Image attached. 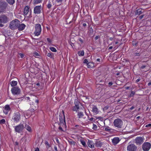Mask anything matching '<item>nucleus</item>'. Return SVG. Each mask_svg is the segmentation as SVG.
Returning <instances> with one entry per match:
<instances>
[{"mask_svg": "<svg viewBox=\"0 0 151 151\" xmlns=\"http://www.w3.org/2000/svg\"><path fill=\"white\" fill-rule=\"evenodd\" d=\"M19 21L17 19L12 20L10 22L9 27L11 29L14 30L18 28Z\"/></svg>", "mask_w": 151, "mask_h": 151, "instance_id": "nucleus-1", "label": "nucleus"}, {"mask_svg": "<svg viewBox=\"0 0 151 151\" xmlns=\"http://www.w3.org/2000/svg\"><path fill=\"white\" fill-rule=\"evenodd\" d=\"M114 126L118 129L121 128L123 124L122 121L120 119H115L113 122Z\"/></svg>", "mask_w": 151, "mask_h": 151, "instance_id": "nucleus-2", "label": "nucleus"}, {"mask_svg": "<svg viewBox=\"0 0 151 151\" xmlns=\"http://www.w3.org/2000/svg\"><path fill=\"white\" fill-rule=\"evenodd\" d=\"M8 21V18L4 15L0 16V27H2L4 25L2 23H5Z\"/></svg>", "mask_w": 151, "mask_h": 151, "instance_id": "nucleus-3", "label": "nucleus"}, {"mask_svg": "<svg viewBox=\"0 0 151 151\" xmlns=\"http://www.w3.org/2000/svg\"><path fill=\"white\" fill-rule=\"evenodd\" d=\"M41 32V25L38 24H36L35 26V31L34 34L35 35L37 36L39 35Z\"/></svg>", "mask_w": 151, "mask_h": 151, "instance_id": "nucleus-4", "label": "nucleus"}, {"mask_svg": "<svg viewBox=\"0 0 151 151\" xmlns=\"http://www.w3.org/2000/svg\"><path fill=\"white\" fill-rule=\"evenodd\" d=\"M151 147V144L148 142H145L142 145V149L144 151H148Z\"/></svg>", "mask_w": 151, "mask_h": 151, "instance_id": "nucleus-5", "label": "nucleus"}, {"mask_svg": "<svg viewBox=\"0 0 151 151\" xmlns=\"http://www.w3.org/2000/svg\"><path fill=\"white\" fill-rule=\"evenodd\" d=\"M43 6L41 5L40 6H35L34 8V12L35 14H39L42 12V11L43 10Z\"/></svg>", "mask_w": 151, "mask_h": 151, "instance_id": "nucleus-6", "label": "nucleus"}, {"mask_svg": "<svg viewBox=\"0 0 151 151\" xmlns=\"http://www.w3.org/2000/svg\"><path fill=\"white\" fill-rule=\"evenodd\" d=\"M144 138L143 137H138L134 139V142L137 145H140L142 144L144 142Z\"/></svg>", "mask_w": 151, "mask_h": 151, "instance_id": "nucleus-7", "label": "nucleus"}, {"mask_svg": "<svg viewBox=\"0 0 151 151\" xmlns=\"http://www.w3.org/2000/svg\"><path fill=\"white\" fill-rule=\"evenodd\" d=\"M12 119L14 120L15 122H18L21 119V115L20 113L19 112L15 113Z\"/></svg>", "mask_w": 151, "mask_h": 151, "instance_id": "nucleus-8", "label": "nucleus"}, {"mask_svg": "<svg viewBox=\"0 0 151 151\" xmlns=\"http://www.w3.org/2000/svg\"><path fill=\"white\" fill-rule=\"evenodd\" d=\"M24 126L23 124H20L19 125L14 127V129L16 132L20 133L22 132Z\"/></svg>", "mask_w": 151, "mask_h": 151, "instance_id": "nucleus-9", "label": "nucleus"}, {"mask_svg": "<svg viewBox=\"0 0 151 151\" xmlns=\"http://www.w3.org/2000/svg\"><path fill=\"white\" fill-rule=\"evenodd\" d=\"M137 147L134 144H131L127 147V150L128 151H136Z\"/></svg>", "mask_w": 151, "mask_h": 151, "instance_id": "nucleus-10", "label": "nucleus"}, {"mask_svg": "<svg viewBox=\"0 0 151 151\" xmlns=\"http://www.w3.org/2000/svg\"><path fill=\"white\" fill-rule=\"evenodd\" d=\"M7 6V4L5 2L0 1V13L3 12Z\"/></svg>", "mask_w": 151, "mask_h": 151, "instance_id": "nucleus-11", "label": "nucleus"}, {"mask_svg": "<svg viewBox=\"0 0 151 151\" xmlns=\"http://www.w3.org/2000/svg\"><path fill=\"white\" fill-rule=\"evenodd\" d=\"M59 127L58 129L61 132H65L66 130V123H59L58 124Z\"/></svg>", "mask_w": 151, "mask_h": 151, "instance_id": "nucleus-12", "label": "nucleus"}, {"mask_svg": "<svg viewBox=\"0 0 151 151\" xmlns=\"http://www.w3.org/2000/svg\"><path fill=\"white\" fill-rule=\"evenodd\" d=\"M62 113L59 114V118L60 120L59 123H66L65 119V115L64 112L63 110L62 111Z\"/></svg>", "mask_w": 151, "mask_h": 151, "instance_id": "nucleus-13", "label": "nucleus"}, {"mask_svg": "<svg viewBox=\"0 0 151 151\" xmlns=\"http://www.w3.org/2000/svg\"><path fill=\"white\" fill-rule=\"evenodd\" d=\"M12 93L14 95H18L20 92V89L17 87H13L11 89Z\"/></svg>", "mask_w": 151, "mask_h": 151, "instance_id": "nucleus-14", "label": "nucleus"}, {"mask_svg": "<svg viewBox=\"0 0 151 151\" xmlns=\"http://www.w3.org/2000/svg\"><path fill=\"white\" fill-rule=\"evenodd\" d=\"M29 12L30 14H31V10L30 9L29 7L28 6H26L24 9V14L25 15H27L28 13Z\"/></svg>", "mask_w": 151, "mask_h": 151, "instance_id": "nucleus-15", "label": "nucleus"}, {"mask_svg": "<svg viewBox=\"0 0 151 151\" xmlns=\"http://www.w3.org/2000/svg\"><path fill=\"white\" fill-rule=\"evenodd\" d=\"M87 143L88 146L89 147L91 148H94V144L92 141L88 140Z\"/></svg>", "mask_w": 151, "mask_h": 151, "instance_id": "nucleus-16", "label": "nucleus"}, {"mask_svg": "<svg viewBox=\"0 0 151 151\" xmlns=\"http://www.w3.org/2000/svg\"><path fill=\"white\" fill-rule=\"evenodd\" d=\"M120 141L119 138L118 137H115L112 140V142L114 145H116Z\"/></svg>", "mask_w": 151, "mask_h": 151, "instance_id": "nucleus-17", "label": "nucleus"}, {"mask_svg": "<svg viewBox=\"0 0 151 151\" xmlns=\"http://www.w3.org/2000/svg\"><path fill=\"white\" fill-rule=\"evenodd\" d=\"M92 111L95 115L99 113L98 109L96 106H94L92 108Z\"/></svg>", "mask_w": 151, "mask_h": 151, "instance_id": "nucleus-18", "label": "nucleus"}, {"mask_svg": "<svg viewBox=\"0 0 151 151\" xmlns=\"http://www.w3.org/2000/svg\"><path fill=\"white\" fill-rule=\"evenodd\" d=\"M80 108L79 106L77 105H75V106L72 107L71 110L72 111L76 112H78V110Z\"/></svg>", "mask_w": 151, "mask_h": 151, "instance_id": "nucleus-19", "label": "nucleus"}, {"mask_svg": "<svg viewBox=\"0 0 151 151\" xmlns=\"http://www.w3.org/2000/svg\"><path fill=\"white\" fill-rule=\"evenodd\" d=\"M26 27V25L24 24H20V23H19V25L18 27V29L19 31H22Z\"/></svg>", "mask_w": 151, "mask_h": 151, "instance_id": "nucleus-20", "label": "nucleus"}, {"mask_svg": "<svg viewBox=\"0 0 151 151\" xmlns=\"http://www.w3.org/2000/svg\"><path fill=\"white\" fill-rule=\"evenodd\" d=\"M77 116L79 119L83 118L84 115L83 112L81 111H78L77 112Z\"/></svg>", "mask_w": 151, "mask_h": 151, "instance_id": "nucleus-21", "label": "nucleus"}, {"mask_svg": "<svg viewBox=\"0 0 151 151\" xmlns=\"http://www.w3.org/2000/svg\"><path fill=\"white\" fill-rule=\"evenodd\" d=\"M103 144V142H101L100 141H96L95 143V145L96 147H101Z\"/></svg>", "mask_w": 151, "mask_h": 151, "instance_id": "nucleus-22", "label": "nucleus"}, {"mask_svg": "<svg viewBox=\"0 0 151 151\" xmlns=\"http://www.w3.org/2000/svg\"><path fill=\"white\" fill-rule=\"evenodd\" d=\"M142 9H139L136 10V12H135V14L136 15H139L141 14L142 12Z\"/></svg>", "mask_w": 151, "mask_h": 151, "instance_id": "nucleus-23", "label": "nucleus"}, {"mask_svg": "<svg viewBox=\"0 0 151 151\" xmlns=\"http://www.w3.org/2000/svg\"><path fill=\"white\" fill-rule=\"evenodd\" d=\"M87 65L88 68H90L94 66V64L93 63L89 62Z\"/></svg>", "mask_w": 151, "mask_h": 151, "instance_id": "nucleus-24", "label": "nucleus"}, {"mask_svg": "<svg viewBox=\"0 0 151 151\" xmlns=\"http://www.w3.org/2000/svg\"><path fill=\"white\" fill-rule=\"evenodd\" d=\"M68 142L69 144L71 145L74 146L75 145V142L72 139H70L68 140Z\"/></svg>", "mask_w": 151, "mask_h": 151, "instance_id": "nucleus-25", "label": "nucleus"}, {"mask_svg": "<svg viewBox=\"0 0 151 151\" xmlns=\"http://www.w3.org/2000/svg\"><path fill=\"white\" fill-rule=\"evenodd\" d=\"M78 54L79 56H83L84 54V52L83 50H80L78 52Z\"/></svg>", "mask_w": 151, "mask_h": 151, "instance_id": "nucleus-26", "label": "nucleus"}, {"mask_svg": "<svg viewBox=\"0 0 151 151\" xmlns=\"http://www.w3.org/2000/svg\"><path fill=\"white\" fill-rule=\"evenodd\" d=\"M80 142L84 147H86L87 146L84 140L83 139H81L80 140Z\"/></svg>", "mask_w": 151, "mask_h": 151, "instance_id": "nucleus-27", "label": "nucleus"}, {"mask_svg": "<svg viewBox=\"0 0 151 151\" xmlns=\"http://www.w3.org/2000/svg\"><path fill=\"white\" fill-rule=\"evenodd\" d=\"M42 1V0H34V4H36L41 3Z\"/></svg>", "mask_w": 151, "mask_h": 151, "instance_id": "nucleus-28", "label": "nucleus"}, {"mask_svg": "<svg viewBox=\"0 0 151 151\" xmlns=\"http://www.w3.org/2000/svg\"><path fill=\"white\" fill-rule=\"evenodd\" d=\"M17 83V81H13L10 83V84L12 86H16Z\"/></svg>", "mask_w": 151, "mask_h": 151, "instance_id": "nucleus-29", "label": "nucleus"}, {"mask_svg": "<svg viewBox=\"0 0 151 151\" xmlns=\"http://www.w3.org/2000/svg\"><path fill=\"white\" fill-rule=\"evenodd\" d=\"M74 104L75 105H77L79 106L80 104V103L77 99H75L74 101Z\"/></svg>", "mask_w": 151, "mask_h": 151, "instance_id": "nucleus-30", "label": "nucleus"}, {"mask_svg": "<svg viewBox=\"0 0 151 151\" xmlns=\"http://www.w3.org/2000/svg\"><path fill=\"white\" fill-rule=\"evenodd\" d=\"M6 1L10 4H13L14 3V0H6Z\"/></svg>", "mask_w": 151, "mask_h": 151, "instance_id": "nucleus-31", "label": "nucleus"}, {"mask_svg": "<svg viewBox=\"0 0 151 151\" xmlns=\"http://www.w3.org/2000/svg\"><path fill=\"white\" fill-rule=\"evenodd\" d=\"M25 128L29 131H30L31 130V127L28 125H26Z\"/></svg>", "mask_w": 151, "mask_h": 151, "instance_id": "nucleus-32", "label": "nucleus"}, {"mask_svg": "<svg viewBox=\"0 0 151 151\" xmlns=\"http://www.w3.org/2000/svg\"><path fill=\"white\" fill-rule=\"evenodd\" d=\"M112 129L109 127H106L104 129V130L106 131L109 132Z\"/></svg>", "mask_w": 151, "mask_h": 151, "instance_id": "nucleus-33", "label": "nucleus"}, {"mask_svg": "<svg viewBox=\"0 0 151 151\" xmlns=\"http://www.w3.org/2000/svg\"><path fill=\"white\" fill-rule=\"evenodd\" d=\"M4 108L7 110L8 111H10L11 109L9 105H6L5 106Z\"/></svg>", "mask_w": 151, "mask_h": 151, "instance_id": "nucleus-34", "label": "nucleus"}, {"mask_svg": "<svg viewBox=\"0 0 151 151\" xmlns=\"http://www.w3.org/2000/svg\"><path fill=\"white\" fill-rule=\"evenodd\" d=\"M50 49L52 52H56L57 51V50L56 49L53 47H50Z\"/></svg>", "mask_w": 151, "mask_h": 151, "instance_id": "nucleus-35", "label": "nucleus"}, {"mask_svg": "<svg viewBox=\"0 0 151 151\" xmlns=\"http://www.w3.org/2000/svg\"><path fill=\"white\" fill-rule=\"evenodd\" d=\"M45 145L46 146V148L48 149L50 147V145H49V143L47 141H46L45 142Z\"/></svg>", "mask_w": 151, "mask_h": 151, "instance_id": "nucleus-36", "label": "nucleus"}, {"mask_svg": "<svg viewBox=\"0 0 151 151\" xmlns=\"http://www.w3.org/2000/svg\"><path fill=\"white\" fill-rule=\"evenodd\" d=\"M92 129L94 130H97V127L96 125L94 124H93Z\"/></svg>", "mask_w": 151, "mask_h": 151, "instance_id": "nucleus-37", "label": "nucleus"}, {"mask_svg": "<svg viewBox=\"0 0 151 151\" xmlns=\"http://www.w3.org/2000/svg\"><path fill=\"white\" fill-rule=\"evenodd\" d=\"M5 120L4 119H2L1 120H0V124H4L5 123Z\"/></svg>", "mask_w": 151, "mask_h": 151, "instance_id": "nucleus-38", "label": "nucleus"}, {"mask_svg": "<svg viewBox=\"0 0 151 151\" xmlns=\"http://www.w3.org/2000/svg\"><path fill=\"white\" fill-rule=\"evenodd\" d=\"M47 56L51 58H53V56L50 53H47Z\"/></svg>", "mask_w": 151, "mask_h": 151, "instance_id": "nucleus-39", "label": "nucleus"}, {"mask_svg": "<svg viewBox=\"0 0 151 151\" xmlns=\"http://www.w3.org/2000/svg\"><path fill=\"white\" fill-rule=\"evenodd\" d=\"M52 6V5L51 2H49V3L47 5V8L49 9H50L51 8Z\"/></svg>", "mask_w": 151, "mask_h": 151, "instance_id": "nucleus-40", "label": "nucleus"}, {"mask_svg": "<svg viewBox=\"0 0 151 151\" xmlns=\"http://www.w3.org/2000/svg\"><path fill=\"white\" fill-rule=\"evenodd\" d=\"M18 55V56H20L22 58H23L24 56V54L21 53H19Z\"/></svg>", "mask_w": 151, "mask_h": 151, "instance_id": "nucleus-41", "label": "nucleus"}, {"mask_svg": "<svg viewBox=\"0 0 151 151\" xmlns=\"http://www.w3.org/2000/svg\"><path fill=\"white\" fill-rule=\"evenodd\" d=\"M135 94V92L133 91H132L131 94H130V96H133Z\"/></svg>", "mask_w": 151, "mask_h": 151, "instance_id": "nucleus-42", "label": "nucleus"}, {"mask_svg": "<svg viewBox=\"0 0 151 151\" xmlns=\"http://www.w3.org/2000/svg\"><path fill=\"white\" fill-rule=\"evenodd\" d=\"M88 60L87 59H85L84 60L83 63H86L87 65V64L88 63Z\"/></svg>", "mask_w": 151, "mask_h": 151, "instance_id": "nucleus-43", "label": "nucleus"}, {"mask_svg": "<svg viewBox=\"0 0 151 151\" xmlns=\"http://www.w3.org/2000/svg\"><path fill=\"white\" fill-rule=\"evenodd\" d=\"M3 112L5 114H7L8 113L9 111L4 108Z\"/></svg>", "mask_w": 151, "mask_h": 151, "instance_id": "nucleus-44", "label": "nucleus"}, {"mask_svg": "<svg viewBox=\"0 0 151 151\" xmlns=\"http://www.w3.org/2000/svg\"><path fill=\"white\" fill-rule=\"evenodd\" d=\"M55 1L57 2L59 4H61L62 3L63 0H55Z\"/></svg>", "mask_w": 151, "mask_h": 151, "instance_id": "nucleus-45", "label": "nucleus"}, {"mask_svg": "<svg viewBox=\"0 0 151 151\" xmlns=\"http://www.w3.org/2000/svg\"><path fill=\"white\" fill-rule=\"evenodd\" d=\"M99 73L98 74L99 75L100 74V73L99 72V71H98V70H95L94 71V74H95L96 73Z\"/></svg>", "mask_w": 151, "mask_h": 151, "instance_id": "nucleus-46", "label": "nucleus"}, {"mask_svg": "<svg viewBox=\"0 0 151 151\" xmlns=\"http://www.w3.org/2000/svg\"><path fill=\"white\" fill-rule=\"evenodd\" d=\"M78 40H79L80 42H81V43H83V41L82 40V39H81V38H79L78 39Z\"/></svg>", "mask_w": 151, "mask_h": 151, "instance_id": "nucleus-47", "label": "nucleus"}, {"mask_svg": "<svg viewBox=\"0 0 151 151\" xmlns=\"http://www.w3.org/2000/svg\"><path fill=\"white\" fill-rule=\"evenodd\" d=\"M47 40L50 43L51 42V41L49 38H47Z\"/></svg>", "mask_w": 151, "mask_h": 151, "instance_id": "nucleus-48", "label": "nucleus"}, {"mask_svg": "<svg viewBox=\"0 0 151 151\" xmlns=\"http://www.w3.org/2000/svg\"><path fill=\"white\" fill-rule=\"evenodd\" d=\"M146 127H151V124H148L146 125Z\"/></svg>", "mask_w": 151, "mask_h": 151, "instance_id": "nucleus-49", "label": "nucleus"}, {"mask_svg": "<svg viewBox=\"0 0 151 151\" xmlns=\"http://www.w3.org/2000/svg\"><path fill=\"white\" fill-rule=\"evenodd\" d=\"M134 54L135 56H139V53H135Z\"/></svg>", "mask_w": 151, "mask_h": 151, "instance_id": "nucleus-50", "label": "nucleus"}, {"mask_svg": "<svg viewBox=\"0 0 151 151\" xmlns=\"http://www.w3.org/2000/svg\"><path fill=\"white\" fill-rule=\"evenodd\" d=\"M35 151H39V148L38 147L36 148L35 150Z\"/></svg>", "mask_w": 151, "mask_h": 151, "instance_id": "nucleus-51", "label": "nucleus"}, {"mask_svg": "<svg viewBox=\"0 0 151 151\" xmlns=\"http://www.w3.org/2000/svg\"><path fill=\"white\" fill-rule=\"evenodd\" d=\"M34 54L35 55H36V56H39V54L37 52H35L34 53Z\"/></svg>", "mask_w": 151, "mask_h": 151, "instance_id": "nucleus-52", "label": "nucleus"}, {"mask_svg": "<svg viewBox=\"0 0 151 151\" xmlns=\"http://www.w3.org/2000/svg\"><path fill=\"white\" fill-rule=\"evenodd\" d=\"M144 15L140 16L139 17V19H141L143 18V17H144Z\"/></svg>", "mask_w": 151, "mask_h": 151, "instance_id": "nucleus-53", "label": "nucleus"}, {"mask_svg": "<svg viewBox=\"0 0 151 151\" xmlns=\"http://www.w3.org/2000/svg\"><path fill=\"white\" fill-rule=\"evenodd\" d=\"M108 84L110 86H111L113 84V83L112 82H110Z\"/></svg>", "mask_w": 151, "mask_h": 151, "instance_id": "nucleus-54", "label": "nucleus"}, {"mask_svg": "<svg viewBox=\"0 0 151 151\" xmlns=\"http://www.w3.org/2000/svg\"><path fill=\"white\" fill-rule=\"evenodd\" d=\"M137 44L136 43H135V42H133L132 43L133 45L134 46H136Z\"/></svg>", "mask_w": 151, "mask_h": 151, "instance_id": "nucleus-55", "label": "nucleus"}, {"mask_svg": "<svg viewBox=\"0 0 151 151\" xmlns=\"http://www.w3.org/2000/svg\"><path fill=\"white\" fill-rule=\"evenodd\" d=\"M56 140L58 143L59 144V140L58 138H56Z\"/></svg>", "mask_w": 151, "mask_h": 151, "instance_id": "nucleus-56", "label": "nucleus"}, {"mask_svg": "<svg viewBox=\"0 0 151 151\" xmlns=\"http://www.w3.org/2000/svg\"><path fill=\"white\" fill-rule=\"evenodd\" d=\"M134 108V106H132L129 109L131 110H132Z\"/></svg>", "mask_w": 151, "mask_h": 151, "instance_id": "nucleus-57", "label": "nucleus"}, {"mask_svg": "<svg viewBox=\"0 0 151 151\" xmlns=\"http://www.w3.org/2000/svg\"><path fill=\"white\" fill-rule=\"evenodd\" d=\"M54 149L56 151H58L57 148L56 146H55L54 147Z\"/></svg>", "mask_w": 151, "mask_h": 151, "instance_id": "nucleus-58", "label": "nucleus"}, {"mask_svg": "<svg viewBox=\"0 0 151 151\" xmlns=\"http://www.w3.org/2000/svg\"><path fill=\"white\" fill-rule=\"evenodd\" d=\"M145 67V65H142L141 67V68L142 69H143Z\"/></svg>", "mask_w": 151, "mask_h": 151, "instance_id": "nucleus-59", "label": "nucleus"}, {"mask_svg": "<svg viewBox=\"0 0 151 151\" xmlns=\"http://www.w3.org/2000/svg\"><path fill=\"white\" fill-rule=\"evenodd\" d=\"M99 37L98 36H96L95 38V40H96L98 39Z\"/></svg>", "mask_w": 151, "mask_h": 151, "instance_id": "nucleus-60", "label": "nucleus"}, {"mask_svg": "<svg viewBox=\"0 0 151 151\" xmlns=\"http://www.w3.org/2000/svg\"><path fill=\"white\" fill-rule=\"evenodd\" d=\"M93 119H94V118L93 117H92L89 119V120L91 121H93Z\"/></svg>", "mask_w": 151, "mask_h": 151, "instance_id": "nucleus-61", "label": "nucleus"}, {"mask_svg": "<svg viewBox=\"0 0 151 151\" xmlns=\"http://www.w3.org/2000/svg\"><path fill=\"white\" fill-rule=\"evenodd\" d=\"M83 25L84 27H86V24L85 23H84L83 24Z\"/></svg>", "mask_w": 151, "mask_h": 151, "instance_id": "nucleus-62", "label": "nucleus"}, {"mask_svg": "<svg viewBox=\"0 0 151 151\" xmlns=\"http://www.w3.org/2000/svg\"><path fill=\"white\" fill-rule=\"evenodd\" d=\"M140 80V79H137L136 80V82H139Z\"/></svg>", "mask_w": 151, "mask_h": 151, "instance_id": "nucleus-63", "label": "nucleus"}, {"mask_svg": "<svg viewBox=\"0 0 151 151\" xmlns=\"http://www.w3.org/2000/svg\"><path fill=\"white\" fill-rule=\"evenodd\" d=\"M129 87L128 86H127L125 88L126 89H128L129 88Z\"/></svg>", "mask_w": 151, "mask_h": 151, "instance_id": "nucleus-64", "label": "nucleus"}]
</instances>
